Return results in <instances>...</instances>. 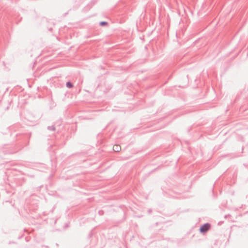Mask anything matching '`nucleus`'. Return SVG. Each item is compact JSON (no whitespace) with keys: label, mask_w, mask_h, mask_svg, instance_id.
Segmentation results:
<instances>
[{"label":"nucleus","mask_w":248,"mask_h":248,"mask_svg":"<svg viewBox=\"0 0 248 248\" xmlns=\"http://www.w3.org/2000/svg\"><path fill=\"white\" fill-rule=\"evenodd\" d=\"M66 86L68 88H72L73 87V85L71 82H68L66 83Z\"/></svg>","instance_id":"7ed1b4c3"},{"label":"nucleus","mask_w":248,"mask_h":248,"mask_svg":"<svg viewBox=\"0 0 248 248\" xmlns=\"http://www.w3.org/2000/svg\"><path fill=\"white\" fill-rule=\"evenodd\" d=\"M100 25L101 26H105V25H107V22H105V21L101 22L100 23Z\"/></svg>","instance_id":"20e7f679"},{"label":"nucleus","mask_w":248,"mask_h":248,"mask_svg":"<svg viewBox=\"0 0 248 248\" xmlns=\"http://www.w3.org/2000/svg\"><path fill=\"white\" fill-rule=\"evenodd\" d=\"M113 149L115 152H119L121 150V147L119 145H115L113 147Z\"/></svg>","instance_id":"f03ea898"},{"label":"nucleus","mask_w":248,"mask_h":248,"mask_svg":"<svg viewBox=\"0 0 248 248\" xmlns=\"http://www.w3.org/2000/svg\"><path fill=\"white\" fill-rule=\"evenodd\" d=\"M210 228V225L208 223L205 224L202 226L200 229V232L204 233L209 230Z\"/></svg>","instance_id":"f257e3e1"}]
</instances>
